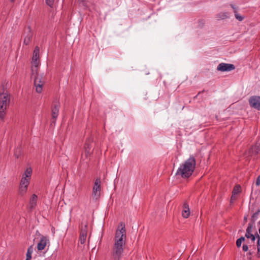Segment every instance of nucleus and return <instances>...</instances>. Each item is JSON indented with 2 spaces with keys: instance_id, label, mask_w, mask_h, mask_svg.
Listing matches in <instances>:
<instances>
[{
  "instance_id": "2f4dec72",
  "label": "nucleus",
  "mask_w": 260,
  "mask_h": 260,
  "mask_svg": "<svg viewBox=\"0 0 260 260\" xmlns=\"http://www.w3.org/2000/svg\"><path fill=\"white\" fill-rule=\"evenodd\" d=\"M254 236H255V239L256 238L257 240H258L259 238L260 239V236L259 234L257 233V232H256Z\"/></svg>"
},
{
  "instance_id": "72a5a7b5",
  "label": "nucleus",
  "mask_w": 260,
  "mask_h": 260,
  "mask_svg": "<svg viewBox=\"0 0 260 260\" xmlns=\"http://www.w3.org/2000/svg\"><path fill=\"white\" fill-rule=\"evenodd\" d=\"M247 216H245L244 217V221L246 222H247Z\"/></svg>"
},
{
  "instance_id": "0eeeda50",
  "label": "nucleus",
  "mask_w": 260,
  "mask_h": 260,
  "mask_svg": "<svg viewBox=\"0 0 260 260\" xmlns=\"http://www.w3.org/2000/svg\"><path fill=\"white\" fill-rule=\"evenodd\" d=\"M234 69L235 67L233 64L225 63H220L217 68V70L218 71L222 72L231 71L233 70Z\"/></svg>"
},
{
  "instance_id": "39448f33",
  "label": "nucleus",
  "mask_w": 260,
  "mask_h": 260,
  "mask_svg": "<svg viewBox=\"0 0 260 260\" xmlns=\"http://www.w3.org/2000/svg\"><path fill=\"white\" fill-rule=\"evenodd\" d=\"M10 100V95L7 92L0 94V118L1 119H3L5 115Z\"/></svg>"
},
{
  "instance_id": "f3484780",
  "label": "nucleus",
  "mask_w": 260,
  "mask_h": 260,
  "mask_svg": "<svg viewBox=\"0 0 260 260\" xmlns=\"http://www.w3.org/2000/svg\"><path fill=\"white\" fill-rule=\"evenodd\" d=\"M39 47L36 46L33 52L32 60L39 59Z\"/></svg>"
},
{
  "instance_id": "dca6fc26",
  "label": "nucleus",
  "mask_w": 260,
  "mask_h": 260,
  "mask_svg": "<svg viewBox=\"0 0 260 260\" xmlns=\"http://www.w3.org/2000/svg\"><path fill=\"white\" fill-rule=\"evenodd\" d=\"M251 151L253 154L260 155V142L252 147Z\"/></svg>"
},
{
  "instance_id": "7ed1b4c3",
  "label": "nucleus",
  "mask_w": 260,
  "mask_h": 260,
  "mask_svg": "<svg viewBox=\"0 0 260 260\" xmlns=\"http://www.w3.org/2000/svg\"><path fill=\"white\" fill-rule=\"evenodd\" d=\"M32 76H34V84L36 87V90L38 93H41L42 91V87L45 83V77L42 74L38 73V67L40 64V60H32Z\"/></svg>"
},
{
  "instance_id": "ddd939ff",
  "label": "nucleus",
  "mask_w": 260,
  "mask_h": 260,
  "mask_svg": "<svg viewBox=\"0 0 260 260\" xmlns=\"http://www.w3.org/2000/svg\"><path fill=\"white\" fill-rule=\"evenodd\" d=\"M253 226H248L247 229H246V232L245 234V237L247 239H250L251 240L252 242H254L255 240V236H254L252 234H251V232L252 231Z\"/></svg>"
},
{
  "instance_id": "393cba45",
  "label": "nucleus",
  "mask_w": 260,
  "mask_h": 260,
  "mask_svg": "<svg viewBox=\"0 0 260 260\" xmlns=\"http://www.w3.org/2000/svg\"><path fill=\"white\" fill-rule=\"evenodd\" d=\"M54 1V0H46V3L48 6L51 7L53 5Z\"/></svg>"
},
{
  "instance_id": "c9c22d12",
  "label": "nucleus",
  "mask_w": 260,
  "mask_h": 260,
  "mask_svg": "<svg viewBox=\"0 0 260 260\" xmlns=\"http://www.w3.org/2000/svg\"><path fill=\"white\" fill-rule=\"evenodd\" d=\"M87 149H88V146L85 147L86 151L87 150Z\"/></svg>"
},
{
  "instance_id": "cd10ccee",
  "label": "nucleus",
  "mask_w": 260,
  "mask_h": 260,
  "mask_svg": "<svg viewBox=\"0 0 260 260\" xmlns=\"http://www.w3.org/2000/svg\"><path fill=\"white\" fill-rule=\"evenodd\" d=\"M242 242H240V241L239 240V239H238L237 240H236V246L237 247L239 248L241 247V244H242Z\"/></svg>"
},
{
  "instance_id": "f704fd0d",
  "label": "nucleus",
  "mask_w": 260,
  "mask_h": 260,
  "mask_svg": "<svg viewBox=\"0 0 260 260\" xmlns=\"http://www.w3.org/2000/svg\"><path fill=\"white\" fill-rule=\"evenodd\" d=\"M247 254H248V255H251L252 254V253L251 252L249 251V252L247 253Z\"/></svg>"
},
{
  "instance_id": "c85d7f7f",
  "label": "nucleus",
  "mask_w": 260,
  "mask_h": 260,
  "mask_svg": "<svg viewBox=\"0 0 260 260\" xmlns=\"http://www.w3.org/2000/svg\"><path fill=\"white\" fill-rule=\"evenodd\" d=\"M32 246H30L28 247L27 253L32 254Z\"/></svg>"
},
{
  "instance_id": "c756f323",
  "label": "nucleus",
  "mask_w": 260,
  "mask_h": 260,
  "mask_svg": "<svg viewBox=\"0 0 260 260\" xmlns=\"http://www.w3.org/2000/svg\"><path fill=\"white\" fill-rule=\"evenodd\" d=\"M31 258V254L26 253V260H30Z\"/></svg>"
},
{
  "instance_id": "1a4fd4ad",
  "label": "nucleus",
  "mask_w": 260,
  "mask_h": 260,
  "mask_svg": "<svg viewBox=\"0 0 260 260\" xmlns=\"http://www.w3.org/2000/svg\"><path fill=\"white\" fill-rule=\"evenodd\" d=\"M190 214L189 205L187 201L184 202L182 205V215L183 217L187 218Z\"/></svg>"
},
{
  "instance_id": "b1692460",
  "label": "nucleus",
  "mask_w": 260,
  "mask_h": 260,
  "mask_svg": "<svg viewBox=\"0 0 260 260\" xmlns=\"http://www.w3.org/2000/svg\"><path fill=\"white\" fill-rule=\"evenodd\" d=\"M86 237L85 236H79V240L80 241V243L81 244H83L85 243L86 239Z\"/></svg>"
},
{
  "instance_id": "5701e85b",
  "label": "nucleus",
  "mask_w": 260,
  "mask_h": 260,
  "mask_svg": "<svg viewBox=\"0 0 260 260\" xmlns=\"http://www.w3.org/2000/svg\"><path fill=\"white\" fill-rule=\"evenodd\" d=\"M257 252L256 254V256L257 257H260V239H258V240L257 241Z\"/></svg>"
},
{
  "instance_id": "2eb2a0df",
  "label": "nucleus",
  "mask_w": 260,
  "mask_h": 260,
  "mask_svg": "<svg viewBox=\"0 0 260 260\" xmlns=\"http://www.w3.org/2000/svg\"><path fill=\"white\" fill-rule=\"evenodd\" d=\"M259 213H260V209H258L256 212H255V213H254L253 214V215L251 216V218L250 219V221L248 223V226L251 225V226H253L255 221V220H256V218L257 217V216Z\"/></svg>"
},
{
  "instance_id": "58836bf2",
  "label": "nucleus",
  "mask_w": 260,
  "mask_h": 260,
  "mask_svg": "<svg viewBox=\"0 0 260 260\" xmlns=\"http://www.w3.org/2000/svg\"><path fill=\"white\" fill-rule=\"evenodd\" d=\"M258 224L260 225V221L258 222Z\"/></svg>"
},
{
  "instance_id": "a878e982",
  "label": "nucleus",
  "mask_w": 260,
  "mask_h": 260,
  "mask_svg": "<svg viewBox=\"0 0 260 260\" xmlns=\"http://www.w3.org/2000/svg\"><path fill=\"white\" fill-rule=\"evenodd\" d=\"M248 246L247 244H243L242 246V250L244 252H246L248 250Z\"/></svg>"
},
{
  "instance_id": "bb28decb",
  "label": "nucleus",
  "mask_w": 260,
  "mask_h": 260,
  "mask_svg": "<svg viewBox=\"0 0 260 260\" xmlns=\"http://www.w3.org/2000/svg\"><path fill=\"white\" fill-rule=\"evenodd\" d=\"M237 199V196H231L230 204H232Z\"/></svg>"
},
{
  "instance_id": "9b49d317",
  "label": "nucleus",
  "mask_w": 260,
  "mask_h": 260,
  "mask_svg": "<svg viewBox=\"0 0 260 260\" xmlns=\"http://www.w3.org/2000/svg\"><path fill=\"white\" fill-rule=\"evenodd\" d=\"M38 201V196H32L30 199L29 206H28V212H30L33 209L36 208L37 206V202Z\"/></svg>"
},
{
  "instance_id": "4c0bfd02",
  "label": "nucleus",
  "mask_w": 260,
  "mask_h": 260,
  "mask_svg": "<svg viewBox=\"0 0 260 260\" xmlns=\"http://www.w3.org/2000/svg\"><path fill=\"white\" fill-rule=\"evenodd\" d=\"M102 237H103V232L102 233L101 238H102Z\"/></svg>"
},
{
  "instance_id": "412c9836",
  "label": "nucleus",
  "mask_w": 260,
  "mask_h": 260,
  "mask_svg": "<svg viewBox=\"0 0 260 260\" xmlns=\"http://www.w3.org/2000/svg\"><path fill=\"white\" fill-rule=\"evenodd\" d=\"M241 187L239 185H236L233 189V194L237 195L241 192Z\"/></svg>"
},
{
  "instance_id": "aec40b11",
  "label": "nucleus",
  "mask_w": 260,
  "mask_h": 260,
  "mask_svg": "<svg viewBox=\"0 0 260 260\" xmlns=\"http://www.w3.org/2000/svg\"><path fill=\"white\" fill-rule=\"evenodd\" d=\"M87 225L86 224L84 227H81L80 230V236H87Z\"/></svg>"
},
{
  "instance_id": "e433bc0d",
  "label": "nucleus",
  "mask_w": 260,
  "mask_h": 260,
  "mask_svg": "<svg viewBox=\"0 0 260 260\" xmlns=\"http://www.w3.org/2000/svg\"><path fill=\"white\" fill-rule=\"evenodd\" d=\"M10 1H11V2H14L15 0H10Z\"/></svg>"
},
{
  "instance_id": "473e14b6",
  "label": "nucleus",
  "mask_w": 260,
  "mask_h": 260,
  "mask_svg": "<svg viewBox=\"0 0 260 260\" xmlns=\"http://www.w3.org/2000/svg\"><path fill=\"white\" fill-rule=\"evenodd\" d=\"M259 182H260V179H259V177H258L256 180V184L257 185H258L259 184Z\"/></svg>"
},
{
  "instance_id": "4468645a",
  "label": "nucleus",
  "mask_w": 260,
  "mask_h": 260,
  "mask_svg": "<svg viewBox=\"0 0 260 260\" xmlns=\"http://www.w3.org/2000/svg\"><path fill=\"white\" fill-rule=\"evenodd\" d=\"M27 31L28 33L25 36L23 41V44L27 45L29 44V43L31 41L32 37V32L30 28V27L27 28Z\"/></svg>"
},
{
  "instance_id": "20e7f679",
  "label": "nucleus",
  "mask_w": 260,
  "mask_h": 260,
  "mask_svg": "<svg viewBox=\"0 0 260 260\" xmlns=\"http://www.w3.org/2000/svg\"><path fill=\"white\" fill-rule=\"evenodd\" d=\"M31 174L32 169L31 168H27L23 174L19 186V192L20 193L23 194L26 192L29 183Z\"/></svg>"
},
{
  "instance_id": "9d476101",
  "label": "nucleus",
  "mask_w": 260,
  "mask_h": 260,
  "mask_svg": "<svg viewBox=\"0 0 260 260\" xmlns=\"http://www.w3.org/2000/svg\"><path fill=\"white\" fill-rule=\"evenodd\" d=\"M59 108V104H54V105L52 109V123H55V119L58 115Z\"/></svg>"
},
{
  "instance_id": "4be33fe9",
  "label": "nucleus",
  "mask_w": 260,
  "mask_h": 260,
  "mask_svg": "<svg viewBox=\"0 0 260 260\" xmlns=\"http://www.w3.org/2000/svg\"><path fill=\"white\" fill-rule=\"evenodd\" d=\"M22 154V150L21 148H17L14 152V155L17 158H19Z\"/></svg>"
},
{
  "instance_id": "f03ea898",
  "label": "nucleus",
  "mask_w": 260,
  "mask_h": 260,
  "mask_svg": "<svg viewBox=\"0 0 260 260\" xmlns=\"http://www.w3.org/2000/svg\"><path fill=\"white\" fill-rule=\"evenodd\" d=\"M196 161L193 156H190L178 168L176 175H180L182 178L189 177L194 171Z\"/></svg>"
},
{
  "instance_id": "6ab92c4d",
  "label": "nucleus",
  "mask_w": 260,
  "mask_h": 260,
  "mask_svg": "<svg viewBox=\"0 0 260 260\" xmlns=\"http://www.w3.org/2000/svg\"><path fill=\"white\" fill-rule=\"evenodd\" d=\"M231 6L233 8V9H234V12L235 13V16L236 18L238 20H239L240 21H242L243 20L244 17L242 16H241L240 14H239L237 13V9L236 8H235L232 5H231Z\"/></svg>"
},
{
  "instance_id": "7c9ffc66",
  "label": "nucleus",
  "mask_w": 260,
  "mask_h": 260,
  "mask_svg": "<svg viewBox=\"0 0 260 260\" xmlns=\"http://www.w3.org/2000/svg\"><path fill=\"white\" fill-rule=\"evenodd\" d=\"M245 236H241L240 238H239L240 242H243L245 241Z\"/></svg>"
},
{
  "instance_id": "6e6552de",
  "label": "nucleus",
  "mask_w": 260,
  "mask_h": 260,
  "mask_svg": "<svg viewBox=\"0 0 260 260\" xmlns=\"http://www.w3.org/2000/svg\"><path fill=\"white\" fill-rule=\"evenodd\" d=\"M101 183V181L100 178H97L95 180L93 187V193L94 195H100L102 193Z\"/></svg>"
},
{
  "instance_id": "f257e3e1",
  "label": "nucleus",
  "mask_w": 260,
  "mask_h": 260,
  "mask_svg": "<svg viewBox=\"0 0 260 260\" xmlns=\"http://www.w3.org/2000/svg\"><path fill=\"white\" fill-rule=\"evenodd\" d=\"M121 228L120 230H117L115 233V243L113 249L112 255L114 260H119L121 255L123 251V245L125 244L126 238V231L125 224L120 223Z\"/></svg>"
},
{
  "instance_id": "f8f14e48",
  "label": "nucleus",
  "mask_w": 260,
  "mask_h": 260,
  "mask_svg": "<svg viewBox=\"0 0 260 260\" xmlns=\"http://www.w3.org/2000/svg\"><path fill=\"white\" fill-rule=\"evenodd\" d=\"M46 241V237L44 236H42L39 242L38 243L37 245V249L38 250L41 251L44 249L47 244Z\"/></svg>"
},
{
  "instance_id": "a211bd4d",
  "label": "nucleus",
  "mask_w": 260,
  "mask_h": 260,
  "mask_svg": "<svg viewBox=\"0 0 260 260\" xmlns=\"http://www.w3.org/2000/svg\"><path fill=\"white\" fill-rule=\"evenodd\" d=\"M229 17V13L228 12H221L217 15V18L219 19H224Z\"/></svg>"
},
{
  "instance_id": "423d86ee",
  "label": "nucleus",
  "mask_w": 260,
  "mask_h": 260,
  "mask_svg": "<svg viewBox=\"0 0 260 260\" xmlns=\"http://www.w3.org/2000/svg\"><path fill=\"white\" fill-rule=\"evenodd\" d=\"M250 106L260 110V96H253L249 100Z\"/></svg>"
}]
</instances>
